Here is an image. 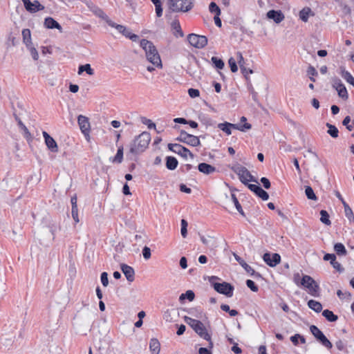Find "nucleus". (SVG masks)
Returning a JSON list of instances; mask_svg holds the SVG:
<instances>
[{
    "label": "nucleus",
    "instance_id": "f257e3e1",
    "mask_svg": "<svg viewBox=\"0 0 354 354\" xmlns=\"http://www.w3.org/2000/svg\"><path fill=\"white\" fill-rule=\"evenodd\" d=\"M140 47L145 50L147 59L155 67L161 68L162 67L160 55L153 44L145 39L140 41Z\"/></svg>",
    "mask_w": 354,
    "mask_h": 354
},
{
    "label": "nucleus",
    "instance_id": "f03ea898",
    "mask_svg": "<svg viewBox=\"0 0 354 354\" xmlns=\"http://www.w3.org/2000/svg\"><path fill=\"white\" fill-rule=\"evenodd\" d=\"M150 140L151 136L149 133L144 131L140 133L129 145V151L127 153V156L143 152L147 148Z\"/></svg>",
    "mask_w": 354,
    "mask_h": 354
},
{
    "label": "nucleus",
    "instance_id": "7ed1b4c3",
    "mask_svg": "<svg viewBox=\"0 0 354 354\" xmlns=\"http://www.w3.org/2000/svg\"><path fill=\"white\" fill-rule=\"evenodd\" d=\"M185 321L201 337L209 342V347L210 348L213 347L211 335L208 333L205 326L201 321L189 317H185Z\"/></svg>",
    "mask_w": 354,
    "mask_h": 354
},
{
    "label": "nucleus",
    "instance_id": "20e7f679",
    "mask_svg": "<svg viewBox=\"0 0 354 354\" xmlns=\"http://www.w3.org/2000/svg\"><path fill=\"white\" fill-rule=\"evenodd\" d=\"M231 169L238 175L240 181L243 184L248 185L249 182L257 183V180L250 174L248 169L241 165L239 163L235 164L231 167Z\"/></svg>",
    "mask_w": 354,
    "mask_h": 354
},
{
    "label": "nucleus",
    "instance_id": "39448f33",
    "mask_svg": "<svg viewBox=\"0 0 354 354\" xmlns=\"http://www.w3.org/2000/svg\"><path fill=\"white\" fill-rule=\"evenodd\" d=\"M168 4L170 10L174 12H188L193 7L192 0H169Z\"/></svg>",
    "mask_w": 354,
    "mask_h": 354
},
{
    "label": "nucleus",
    "instance_id": "423d86ee",
    "mask_svg": "<svg viewBox=\"0 0 354 354\" xmlns=\"http://www.w3.org/2000/svg\"><path fill=\"white\" fill-rule=\"evenodd\" d=\"M300 285L306 288L308 292L313 297L319 295V286L309 275H304L300 281Z\"/></svg>",
    "mask_w": 354,
    "mask_h": 354
},
{
    "label": "nucleus",
    "instance_id": "0eeeda50",
    "mask_svg": "<svg viewBox=\"0 0 354 354\" xmlns=\"http://www.w3.org/2000/svg\"><path fill=\"white\" fill-rule=\"evenodd\" d=\"M310 330L316 339L324 347L328 349H330L333 347L332 343L316 326L312 325L310 327Z\"/></svg>",
    "mask_w": 354,
    "mask_h": 354
},
{
    "label": "nucleus",
    "instance_id": "6e6552de",
    "mask_svg": "<svg viewBox=\"0 0 354 354\" xmlns=\"http://www.w3.org/2000/svg\"><path fill=\"white\" fill-rule=\"evenodd\" d=\"M187 40L190 45L196 48H203L207 44V38L203 35L189 34Z\"/></svg>",
    "mask_w": 354,
    "mask_h": 354
},
{
    "label": "nucleus",
    "instance_id": "1a4fd4ad",
    "mask_svg": "<svg viewBox=\"0 0 354 354\" xmlns=\"http://www.w3.org/2000/svg\"><path fill=\"white\" fill-rule=\"evenodd\" d=\"M213 287L216 292L228 297H231L233 295L234 287L227 282L214 283Z\"/></svg>",
    "mask_w": 354,
    "mask_h": 354
},
{
    "label": "nucleus",
    "instance_id": "9d476101",
    "mask_svg": "<svg viewBox=\"0 0 354 354\" xmlns=\"http://www.w3.org/2000/svg\"><path fill=\"white\" fill-rule=\"evenodd\" d=\"M178 140L193 147L200 145V140L197 136L187 133L182 131Z\"/></svg>",
    "mask_w": 354,
    "mask_h": 354
},
{
    "label": "nucleus",
    "instance_id": "9b49d317",
    "mask_svg": "<svg viewBox=\"0 0 354 354\" xmlns=\"http://www.w3.org/2000/svg\"><path fill=\"white\" fill-rule=\"evenodd\" d=\"M86 6L90 11H91L95 16L104 20L107 24H109V21H111L106 14L100 8L93 3L91 1L86 2Z\"/></svg>",
    "mask_w": 354,
    "mask_h": 354
},
{
    "label": "nucleus",
    "instance_id": "f8f14e48",
    "mask_svg": "<svg viewBox=\"0 0 354 354\" xmlns=\"http://www.w3.org/2000/svg\"><path fill=\"white\" fill-rule=\"evenodd\" d=\"M169 149L174 153H176L184 158H187L188 156L193 158L192 152L185 147L179 144H169Z\"/></svg>",
    "mask_w": 354,
    "mask_h": 354
},
{
    "label": "nucleus",
    "instance_id": "ddd939ff",
    "mask_svg": "<svg viewBox=\"0 0 354 354\" xmlns=\"http://www.w3.org/2000/svg\"><path fill=\"white\" fill-rule=\"evenodd\" d=\"M263 259L269 266L275 267L280 263L281 256L277 253L270 254L266 252L263 254Z\"/></svg>",
    "mask_w": 354,
    "mask_h": 354
},
{
    "label": "nucleus",
    "instance_id": "4468645a",
    "mask_svg": "<svg viewBox=\"0 0 354 354\" xmlns=\"http://www.w3.org/2000/svg\"><path fill=\"white\" fill-rule=\"evenodd\" d=\"M26 9L31 12H35L44 9V6L38 1L31 2L30 0H22Z\"/></svg>",
    "mask_w": 354,
    "mask_h": 354
},
{
    "label": "nucleus",
    "instance_id": "2eb2a0df",
    "mask_svg": "<svg viewBox=\"0 0 354 354\" xmlns=\"http://www.w3.org/2000/svg\"><path fill=\"white\" fill-rule=\"evenodd\" d=\"M45 144L48 149L52 152L58 151V146L55 140L46 131L42 132Z\"/></svg>",
    "mask_w": 354,
    "mask_h": 354
},
{
    "label": "nucleus",
    "instance_id": "dca6fc26",
    "mask_svg": "<svg viewBox=\"0 0 354 354\" xmlns=\"http://www.w3.org/2000/svg\"><path fill=\"white\" fill-rule=\"evenodd\" d=\"M266 17L269 19L273 20L276 24L281 23L285 18L283 13L281 10H270Z\"/></svg>",
    "mask_w": 354,
    "mask_h": 354
},
{
    "label": "nucleus",
    "instance_id": "f3484780",
    "mask_svg": "<svg viewBox=\"0 0 354 354\" xmlns=\"http://www.w3.org/2000/svg\"><path fill=\"white\" fill-rule=\"evenodd\" d=\"M77 122L82 132L85 135L88 134L90 130V123L88 118L82 115H80L77 118Z\"/></svg>",
    "mask_w": 354,
    "mask_h": 354
},
{
    "label": "nucleus",
    "instance_id": "a211bd4d",
    "mask_svg": "<svg viewBox=\"0 0 354 354\" xmlns=\"http://www.w3.org/2000/svg\"><path fill=\"white\" fill-rule=\"evenodd\" d=\"M333 86L337 91L338 95L340 97L345 100L348 98L347 90L340 80L335 79L333 81Z\"/></svg>",
    "mask_w": 354,
    "mask_h": 354
},
{
    "label": "nucleus",
    "instance_id": "6ab92c4d",
    "mask_svg": "<svg viewBox=\"0 0 354 354\" xmlns=\"http://www.w3.org/2000/svg\"><path fill=\"white\" fill-rule=\"evenodd\" d=\"M236 58H237L238 63H239V67L241 68V71L245 77H247L248 75L252 74L253 73L252 70L247 68L245 67V60H244V58H243L241 53L238 52L236 53Z\"/></svg>",
    "mask_w": 354,
    "mask_h": 354
},
{
    "label": "nucleus",
    "instance_id": "aec40b11",
    "mask_svg": "<svg viewBox=\"0 0 354 354\" xmlns=\"http://www.w3.org/2000/svg\"><path fill=\"white\" fill-rule=\"evenodd\" d=\"M121 270L124 273V274L126 277L128 281L132 282L134 281L135 272L132 267H131L127 264H122L121 265Z\"/></svg>",
    "mask_w": 354,
    "mask_h": 354
},
{
    "label": "nucleus",
    "instance_id": "412c9836",
    "mask_svg": "<svg viewBox=\"0 0 354 354\" xmlns=\"http://www.w3.org/2000/svg\"><path fill=\"white\" fill-rule=\"evenodd\" d=\"M15 120L17 122L19 127L20 128V129L23 132L24 137L26 139V140L28 142L32 141V135L30 133V131L28 129V128L26 127V125L22 122L21 119L18 116H17V115H15Z\"/></svg>",
    "mask_w": 354,
    "mask_h": 354
},
{
    "label": "nucleus",
    "instance_id": "4be33fe9",
    "mask_svg": "<svg viewBox=\"0 0 354 354\" xmlns=\"http://www.w3.org/2000/svg\"><path fill=\"white\" fill-rule=\"evenodd\" d=\"M198 169L200 172L206 175L213 174L216 171V167L205 162L200 163Z\"/></svg>",
    "mask_w": 354,
    "mask_h": 354
},
{
    "label": "nucleus",
    "instance_id": "5701e85b",
    "mask_svg": "<svg viewBox=\"0 0 354 354\" xmlns=\"http://www.w3.org/2000/svg\"><path fill=\"white\" fill-rule=\"evenodd\" d=\"M108 25L112 28H115L120 33L124 35L125 37H127V35L129 34L130 30L126 26L117 24L113 22L111 19L109 21Z\"/></svg>",
    "mask_w": 354,
    "mask_h": 354
},
{
    "label": "nucleus",
    "instance_id": "b1692460",
    "mask_svg": "<svg viewBox=\"0 0 354 354\" xmlns=\"http://www.w3.org/2000/svg\"><path fill=\"white\" fill-rule=\"evenodd\" d=\"M44 26L47 28H50V29L56 28V29L59 30L60 32L62 31V28L59 25V24L57 21H56L54 19H53L52 17H46L45 19Z\"/></svg>",
    "mask_w": 354,
    "mask_h": 354
},
{
    "label": "nucleus",
    "instance_id": "393cba45",
    "mask_svg": "<svg viewBox=\"0 0 354 354\" xmlns=\"http://www.w3.org/2000/svg\"><path fill=\"white\" fill-rule=\"evenodd\" d=\"M234 256L236 261L245 269L248 273L250 274L251 275H254L256 274L254 270L250 266L246 263L242 258L236 254H234Z\"/></svg>",
    "mask_w": 354,
    "mask_h": 354
},
{
    "label": "nucleus",
    "instance_id": "a878e982",
    "mask_svg": "<svg viewBox=\"0 0 354 354\" xmlns=\"http://www.w3.org/2000/svg\"><path fill=\"white\" fill-rule=\"evenodd\" d=\"M310 15L313 16V13L309 7L304 8L299 14V19L304 22H307Z\"/></svg>",
    "mask_w": 354,
    "mask_h": 354
},
{
    "label": "nucleus",
    "instance_id": "bb28decb",
    "mask_svg": "<svg viewBox=\"0 0 354 354\" xmlns=\"http://www.w3.org/2000/svg\"><path fill=\"white\" fill-rule=\"evenodd\" d=\"M149 349L151 354H159L160 350V344L157 339H151L149 342Z\"/></svg>",
    "mask_w": 354,
    "mask_h": 354
},
{
    "label": "nucleus",
    "instance_id": "cd10ccee",
    "mask_svg": "<svg viewBox=\"0 0 354 354\" xmlns=\"http://www.w3.org/2000/svg\"><path fill=\"white\" fill-rule=\"evenodd\" d=\"M178 160L172 156H167L166 158V167L169 170L175 169L178 166Z\"/></svg>",
    "mask_w": 354,
    "mask_h": 354
},
{
    "label": "nucleus",
    "instance_id": "c85d7f7f",
    "mask_svg": "<svg viewBox=\"0 0 354 354\" xmlns=\"http://www.w3.org/2000/svg\"><path fill=\"white\" fill-rule=\"evenodd\" d=\"M171 28L175 31L174 35L176 37H183L184 34L181 30L180 23L178 20H174L171 22Z\"/></svg>",
    "mask_w": 354,
    "mask_h": 354
},
{
    "label": "nucleus",
    "instance_id": "c756f323",
    "mask_svg": "<svg viewBox=\"0 0 354 354\" xmlns=\"http://www.w3.org/2000/svg\"><path fill=\"white\" fill-rule=\"evenodd\" d=\"M308 306L316 313H320L322 310V305L321 303L313 299L308 301Z\"/></svg>",
    "mask_w": 354,
    "mask_h": 354
},
{
    "label": "nucleus",
    "instance_id": "7c9ffc66",
    "mask_svg": "<svg viewBox=\"0 0 354 354\" xmlns=\"http://www.w3.org/2000/svg\"><path fill=\"white\" fill-rule=\"evenodd\" d=\"M84 71H86L89 75H93L94 74V70L91 68L89 64L80 65L79 66L77 72L78 75H81Z\"/></svg>",
    "mask_w": 354,
    "mask_h": 354
},
{
    "label": "nucleus",
    "instance_id": "2f4dec72",
    "mask_svg": "<svg viewBox=\"0 0 354 354\" xmlns=\"http://www.w3.org/2000/svg\"><path fill=\"white\" fill-rule=\"evenodd\" d=\"M123 160V147L120 146L117 151L116 155L113 158H110V160L113 162L121 163Z\"/></svg>",
    "mask_w": 354,
    "mask_h": 354
},
{
    "label": "nucleus",
    "instance_id": "473e14b6",
    "mask_svg": "<svg viewBox=\"0 0 354 354\" xmlns=\"http://www.w3.org/2000/svg\"><path fill=\"white\" fill-rule=\"evenodd\" d=\"M322 315L328 321L330 322H333L337 320L338 317L335 315L331 310H324L322 312Z\"/></svg>",
    "mask_w": 354,
    "mask_h": 354
},
{
    "label": "nucleus",
    "instance_id": "72a5a7b5",
    "mask_svg": "<svg viewBox=\"0 0 354 354\" xmlns=\"http://www.w3.org/2000/svg\"><path fill=\"white\" fill-rule=\"evenodd\" d=\"M326 127H328L327 133L333 138H336L339 136V131L337 128L330 123H326Z\"/></svg>",
    "mask_w": 354,
    "mask_h": 354
},
{
    "label": "nucleus",
    "instance_id": "f704fd0d",
    "mask_svg": "<svg viewBox=\"0 0 354 354\" xmlns=\"http://www.w3.org/2000/svg\"><path fill=\"white\" fill-rule=\"evenodd\" d=\"M217 127L225 132L227 136L232 134V128L230 127V123L227 122H225L223 123H219Z\"/></svg>",
    "mask_w": 354,
    "mask_h": 354
},
{
    "label": "nucleus",
    "instance_id": "c9c22d12",
    "mask_svg": "<svg viewBox=\"0 0 354 354\" xmlns=\"http://www.w3.org/2000/svg\"><path fill=\"white\" fill-rule=\"evenodd\" d=\"M230 127L232 128V129H237L241 131H245L246 130L250 129L252 126L249 123H245L243 125L230 123Z\"/></svg>",
    "mask_w": 354,
    "mask_h": 354
},
{
    "label": "nucleus",
    "instance_id": "e433bc0d",
    "mask_svg": "<svg viewBox=\"0 0 354 354\" xmlns=\"http://www.w3.org/2000/svg\"><path fill=\"white\" fill-rule=\"evenodd\" d=\"M334 250L338 255L343 256L346 254V250L344 245L341 243L335 244Z\"/></svg>",
    "mask_w": 354,
    "mask_h": 354
},
{
    "label": "nucleus",
    "instance_id": "4c0bfd02",
    "mask_svg": "<svg viewBox=\"0 0 354 354\" xmlns=\"http://www.w3.org/2000/svg\"><path fill=\"white\" fill-rule=\"evenodd\" d=\"M155 6L156 14L158 17L162 15V3L160 0H151Z\"/></svg>",
    "mask_w": 354,
    "mask_h": 354
},
{
    "label": "nucleus",
    "instance_id": "58836bf2",
    "mask_svg": "<svg viewBox=\"0 0 354 354\" xmlns=\"http://www.w3.org/2000/svg\"><path fill=\"white\" fill-rule=\"evenodd\" d=\"M290 341L295 346H297L299 344V341H300L301 344L306 343V339L304 337L299 334H295V335L291 336Z\"/></svg>",
    "mask_w": 354,
    "mask_h": 354
},
{
    "label": "nucleus",
    "instance_id": "ea45409f",
    "mask_svg": "<svg viewBox=\"0 0 354 354\" xmlns=\"http://www.w3.org/2000/svg\"><path fill=\"white\" fill-rule=\"evenodd\" d=\"M342 77L350 84L354 86V77L352 75L347 71L342 70Z\"/></svg>",
    "mask_w": 354,
    "mask_h": 354
},
{
    "label": "nucleus",
    "instance_id": "a19ab883",
    "mask_svg": "<svg viewBox=\"0 0 354 354\" xmlns=\"http://www.w3.org/2000/svg\"><path fill=\"white\" fill-rule=\"evenodd\" d=\"M344 208V213L346 217L348 218L350 223L354 222V214L351 208L349 207L348 205H345Z\"/></svg>",
    "mask_w": 354,
    "mask_h": 354
},
{
    "label": "nucleus",
    "instance_id": "79ce46f5",
    "mask_svg": "<svg viewBox=\"0 0 354 354\" xmlns=\"http://www.w3.org/2000/svg\"><path fill=\"white\" fill-rule=\"evenodd\" d=\"M195 297L194 292L192 290H187L185 293H183L180 295L179 300L181 301L185 299H187L192 301L194 300Z\"/></svg>",
    "mask_w": 354,
    "mask_h": 354
},
{
    "label": "nucleus",
    "instance_id": "37998d69",
    "mask_svg": "<svg viewBox=\"0 0 354 354\" xmlns=\"http://www.w3.org/2000/svg\"><path fill=\"white\" fill-rule=\"evenodd\" d=\"M26 47L29 50L32 59L34 60H37L39 58V54L36 48L32 46V42H30V44H27Z\"/></svg>",
    "mask_w": 354,
    "mask_h": 354
},
{
    "label": "nucleus",
    "instance_id": "c03bdc74",
    "mask_svg": "<svg viewBox=\"0 0 354 354\" xmlns=\"http://www.w3.org/2000/svg\"><path fill=\"white\" fill-rule=\"evenodd\" d=\"M231 198H232V201L233 202V203L234 204V206L236 209V210L241 214V215H244V212L242 209V207L241 205V204L239 203L236 195L234 194H231Z\"/></svg>",
    "mask_w": 354,
    "mask_h": 354
},
{
    "label": "nucleus",
    "instance_id": "a18cd8bd",
    "mask_svg": "<svg viewBox=\"0 0 354 354\" xmlns=\"http://www.w3.org/2000/svg\"><path fill=\"white\" fill-rule=\"evenodd\" d=\"M211 61L214 65L215 68L218 69H223L225 66L223 61L217 57H212L211 58Z\"/></svg>",
    "mask_w": 354,
    "mask_h": 354
},
{
    "label": "nucleus",
    "instance_id": "49530a36",
    "mask_svg": "<svg viewBox=\"0 0 354 354\" xmlns=\"http://www.w3.org/2000/svg\"><path fill=\"white\" fill-rule=\"evenodd\" d=\"M320 216H321V218H320V221L327 225H330L331 222L329 219V215L328 214V212L326 211V210H321L320 211Z\"/></svg>",
    "mask_w": 354,
    "mask_h": 354
},
{
    "label": "nucleus",
    "instance_id": "de8ad7c7",
    "mask_svg": "<svg viewBox=\"0 0 354 354\" xmlns=\"http://www.w3.org/2000/svg\"><path fill=\"white\" fill-rule=\"evenodd\" d=\"M305 194L307 198L310 200H317V196L314 193L313 189L310 186H306L305 189Z\"/></svg>",
    "mask_w": 354,
    "mask_h": 354
},
{
    "label": "nucleus",
    "instance_id": "09e8293b",
    "mask_svg": "<svg viewBox=\"0 0 354 354\" xmlns=\"http://www.w3.org/2000/svg\"><path fill=\"white\" fill-rule=\"evenodd\" d=\"M307 74L309 76L310 80L313 82H315V79L314 78V76H317L318 74L315 67H313V66H310L307 69Z\"/></svg>",
    "mask_w": 354,
    "mask_h": 354
},
{
    "label": "nucleus",
    "instance_id": "8fccbe9b",
    "mask_svg": "<svg viewBox=\"0 0 354 354\" xmlns=\"http://www.w3.org/2000/svg\"><path fill=\"white\" fill-rule=\"evenodd\" d=\"M209 12L215 14V15H221V9L219 7L216 5L214 2H211L209 6Z\"/></svg>",
    "mask_w": 354,
    "mask_h": 354
},
{
    "label": "nucleus",
    "instance_id": "3c124183",
    "mask_svg": "<svg viewBox=\"0 0 354 354\" xmlns=\"http://www.w3.org/2000/svg\"><path fill=\"white\" fill-rule=\"evenodd\" d=\"M22 36L24 39V41L27 46V44H30L31 42V35L30 31L28 29H24L22 31Z\"/></svg>",
    "mask_w": 354,
    "mask_h": 354
},
{
    "label": "nucleus",
    "instance_id": "603ef678",
    "mask_svg": "<svg viewBox=\"0 0 354 354\" xmlns=\"http://www.w3.org/2000/svg\"><path fill=\"white\" fill-rule=\"evenodd\" d=\"M187 225H188L187 222L185 219H182L181 220V230H180V232H181V235H182V236L183 238H185L187 236Z\"/></svg>",
    "mask_w": 354,
    "mask_h": 354
},
{
    "label": "nucleus",
    "instance_id": "864d4df0",
    "mask_svg": "<svg viewBox=\"0 0 354 354\" xmlns=\"http://www.w3.org/2000/svg\"><path fill=\"white\" fill-rule=\"evenodd\" d=\"M228 64L232 73H236L238 71V66L236 65V62L234 59V58L230 57L228 60Z\"/></svg>",
    "mask_w": 354,
    "mask_h": 354
},
{
    "label": "nucleus",
    "instance_id": "5fc2aeb1",
    "mask_svg": "<svg viewBox=\"0 0 354 354\" xmlns=\"http://www.w3.org/2000/svg\"><path fill=\"white\" fill-rule=\"evenodd\" d=\"M256 195L263 201H267L269 198L268 194L266 191H264L261 187H260L259 191L257 192Z\"/></svg>",
    "mask_w": 354,
    "mask_h": 354
},
{
    "label": "nucleus",
    "instance_id": "6e6d98bb",
    "mask_svg": "<svg viewBox=\"0 0 354 354\" xmlns=\"http://www.w3.org/2000/svg\"><path fill=\"white\" fill-rule=\"evenodd\" d=\"M246 285L253 292H257L259 290L258 286L252 280L248 279L246 281Z\"/></svg>",
    "mask_w": 354,
    "mask_h": 354
},
{
    "label": "nucleus",
    "instance_id": "4d7b16f0",
    "mask_svg": "<svg viewBox=\"0 0 354 354\" xmlns=\"http://www.w3.org/2000/svg\"><path fill=\"white\" fill-rule=\"evenodd\" d=\"M324 261H330V264L336 263V256L334 254H326L324 256Z\"/></svg>",
    "mask_w": 354,
    "mask_h": 354
},
{
    "label": "nucleus",
    "instance_id": "13d9d810",
    "mask_svg": "<svg viewBox=\"0 0 354 354\" xmlns=\"http://www.w3.org/2000/svg\"><path fill=\"white\" fill-rule=\"evenodd\" d=\"M337 295L338 297L341 299H345V298H349L351 297V294L348 291L343 292L341 290H338L337 291Z\"/></svg>",
    "mask_w": 354,
    "mask_h": 354
},
{
    "label": "nucleus",
    "instance_id": "bf43d9fd",
    "mask_svg": "<svg viewBox=\"0 0 354 354\" xmlns=\"http://www.w3.org/2000/svg\"><path fill=\"white\" fill-rule=\"evenodd\" d=\"M101 282L102 285L106 287L109 284V279H108V274L106 272H104L101 274Z\"/></svg>",
    "mask_w": 354,
    "mask_h": 354
},
{
    "label": "nucleus",
    "instance_id": "052dcab7",
    "mask_svg": "<svg viewBox=\"0 0 354 354\" xmlns=\"http://www.w3.org/2000/svg\"><path fill=\"white\" fill-rule=\"evenodd\" d=\"M188 94L191 97L194 98L200 95V91L196 88H189Z\"/></svg>",
    "mask_w": 354,
    "mask_h": 354
},
{
    "label": "nucleus",
    "instance_id": "680f3d73",
    "mask_svg": "<svg viewBox=\"0 0 354 354\" xmlns=\"http://www.w3.org/2000/svg\"><path fill=\"white\" fill-rule=\"evenodd\" d=\"M71 214L73 220L75 223H78L80 221L78 217V209L77 207H72L71 209Z\"/></svg>",
    "mask_w": 354,
    "mask_h": 354
},
{
    "label": "nucleus",
    "instance_id": "e2e57ef3",
    "mask_svg": "<svg viewBox=\"0 0 354 354\" xmlns=\"http://www.w3.org/2000/svg\"><path fill=\"white\" fill-rule=\"evenodd\" d=\"M142 255L145 259H149L151 257V250L149 247H144L142 250Z\"/></svg>",
    "mask_w": 354,
    "mask_h": 354
},
{
    "label": "nucleus",
    "instance_id": "0e129e2a",
    "mask_svg": "<svg viewBox=\"0 0 354 354\" xmlns=\"http://www.w3.org/2000/svg\"><path fill=\"white\" fill-rule=\"evenodd\" d=\"M142 122L143 124H146L150 129L156 128V124L149 119L145 118L142 120Z\"/></svg>",
    "mask_w": 354,
    "mask_h": 354
},
{
    "label": "nucleus",
    "instance_id": "69168bd1",
    "mask_svg": "<svg viewBox=\"0 0 354 354\" xmlns=\"http://www.w3.org/2000/svg\"><path fill=\"white\" fill-rule=\"evenodd\" d=\"M335 346L339 351H343L346 348L345 343L341 339L335 342Z\"/></svg>",
    "mask_w": 354,
    "mask_h": 354
},
{
    "label": "nucleus",
    "instance_id": "338daca9",
    "mask_svg": "<svg viewBox=\"0 0 354 354\" xmlns=\"http://www.w3.org/2000/svg\"><path fill=\"white\" fill-rule=\"evenodd\" d=\"M261 182L263 184V186L266 189H269L270 187V180L267 178L262 177L261 178Z\"/></svg>",
    "mask_w": 354,
    "mask_h": 354
},
{
    "label": "nucleus",
    "instance_id": "774afa93",
    "mask_svg": "<svg viewBox=\"0 0 354 354\" xmlns=\"http://www.w3.org/2000/svg\"><path fill=\"white\" fill-rule=\"evenodd\" d=\"M248 187L254 193H255V194H257V192L259 191V189H260V186L257 185H254V184H249L248 183Z\"/></svg>",
    "mask_w": 354,
    "mask_h": 354
}]
</instances>
